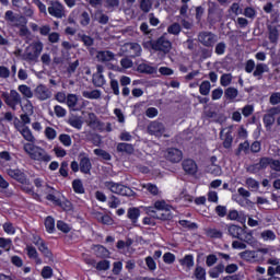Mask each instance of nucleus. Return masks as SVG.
<instances>
[{
  "mask_svg": "<svg viewBox=\"0 0 280 280\" xmlns=\"http://www.w3.org/2000/svg\"><path fill=\"white\" fill-rule=\"evenodd\" d=\"M0 97L11 110H16V106H23V98L16 90H10V92H0Z\"/></svg>",
  "mask_w": 280,
  "mask_h": 280,
  "instance_id": "7ed1b4c3",
  "label": "nucleus"
},
{
  "mask_svg": "<svg viewBox=\"0 0 280 280\" xmlns=\"http://www.w3.org/2000/svg\"><path fill=\"white\" fill-rule=\"evenodd\" d=\"M144 189L149 191L152 196H159V187L154 184H145L142 186Z\"/></svg>",
  "mask_w": 280,
  "mask_h": 280,
  "instance_id": "79ce46f5",
  "label": "nucleus"
},
{
  "mask_svg": "<svg viewBox=\"0 0 280 280\" xmlns=\"http://www.w3.org/2000/svg\"><path fill=\"white\" fill-rule=\"evenodd\" d=\"M85 121L92 130H100V128H102V122L97 119V116L94 113H89Z\"/></svg>",
  "mask_w": 280,
  "mask_h": 280,
  "instance_id": "2eb2a0df",
  "label": "nucleus"
},
{
  "mask_svg": "<svg viewBox=\"0 0 280 280\" xmlns=\"http://www.w3.org/2000/svg\"><path fill=\"white\" fill-rule=\"evenodd\" d=\"M233 80V75H231V73H225V74H222L221 77V86H229V84H231Z\"/></svg>",
  "mask_w": 280,
  "mask_h": 280,
  "instance_id": "37998d69",
  "label": "nucleus"
},
{
  "mask_svg": "<svg viewBox=\"0 0 280 280\" xmlns=\"http://www.w3.org/2000/svg\"><path fill=\"white\" fill-rule=\"evenodd\" d=\"M92 82L94 86L101 88L106 84V79H104V74L94 73L92 78Z\"/></svg>",
  "mask_w": 280,
  "mask_h": 280,
  "instance_id": "cd10ccee",
  "label": "nucleus"
},
{
  "mask_svg": "<svg viewBox=\"0 0 280 280\" xmlns=\"http://www.w3.org/2000/svg\"><path fill=\"white\" fill-rule=\"evenodd\" d=\"M244 16H246V19H255V16H257V11H255V9L247 7L245 8L244 12H243Z\"/></svg>",
  "mask_w": 280,
  "mask_h": 280,
  "instance_id": "de8ad7c7",
  "label": "nucleus"
},
{
  "mask_svg": "<svg viewBox=\"0 0 280 280\" xmlns=\"http://www.w3.org/2000/svg\"><path fill=\"white\" fill-rule=\"evenodd\" d=\"M80 172H82L83 174H91V160L86 156H81L80 159Z\"/></svg>",
  "mask_w": 280,
  "mask_h": 280,
  "instance_id": "6ab92c4d",
  "label": "nucleus"
},
{
  "mask_svg": "<svg viewBox=\"0 0 280 280\" xmlns=\"http://www.w3.org/2000/svg\"><path fill=\"white\" fill-rule=\"evenodd\" d=\"M82 96L85 97V100H100V97H102V91L100 90L83 91Z\"/></svg>",
  "mask_w": 280,
  "mask_h": 280,
  "instance_id": "393cba45",
  "label": "nucleus"
},
{
  "mask_svg": "<svg viewBox=\"0 0 280 280\" xmlns=\"http://www.w3.org/2000/svg\"><path fill=\"white\" fill-rule=\"evenodd\" d=\"M25 250H26L30 259H34L35 264H37L38 266H40V264H43V259H40V257H38V252L36 250V247H34L32 245H26Z\"/></svg>",
  "mask_w": 280,
  "mask_h": 280,
  "instance_id": "dca6fc26",
  "label": "nucleus"
},
{
  "mask_svg": "<svg viewBox=\"0 0 280 280\" xmlns=\"http://www.w3.org/2000/svg\"><path fill=\"white\" fill-rule=\"evenodd\" d=\"M269 102L270 104H272V106H276V104H280V93L276 92L271 94Z\"/></svg>",
  "mask_w": 280,
  "mask_h": 280,
  "instance_id": "338daca9",
  "label": "nucleus"
},
{
  "mask_svg": "<svg viewBox=\"0 0 280 280\" xmlns=\"http://www.w3.org/2000/svg\"><path fill=\"white\" fill-rule=\"evenodd\" d=\"M110 89L114 95H119V81L112 79L110 80Z\"/></svg>",
  "mask_w": 280,
  "mask_h": 280,
  "instance_id": "bf43d9fd",
  "label": "nucleus"
},
{
  "mask_svg": "<svg viewBox=\"0 0 280 280\" xmlns=\"http://www.w3.org/2000/svg\"><path fill=\"white\" fill-rule=\"evenodd\" d=\"M138 71L139 73L152 74V73H156V68L149 66L148 63H140L138 66Z\"/></svg>",
  "mask_w": 280,
  "mask_h": 280,
  "instance_id": "bb28decb",
  "label": "nucleus"
},
{
  "mask_svg": "<svg viewBox=\"0 0 280 280\" xmlns=\"http://www.w3.org/2000/svg\"><path fill=\"white\" fill-rule=\"evenodd\" d=\"M207 271L202 267H197L195 269V277L198 280H205L206 279Z\"/></svg>",
  "mask_w": 280,
  "mask_h": 280,
  "instance_id": "c03bdc74",
  "label": "nucleus"
},
{
  "mask_svg": "<svg viewBox=\"0 0 280 280\" xmlns=\"http://www.w3.org/2000/svg\"><path fill=\"white\" fill-rule=\"evenodd\" d=\"M45 135H46L47 139H49L50 141H54V139H56V137H57L56 129H54L51 127H47L45 129Z\"/></svg>",
  "mask_w": 280,
  "mask_h": 280,
  "instance_id": "3c124183",
  "label": "nucleus"
},
{
  "mask_svg": "<svg viewBox=\"0 0 280 280\" xmlns=\"http://www.w3.org/2000/svg\"><path fill=\"white\" fill-rule=\"evenodd\" d=\"M147 132L153 137H163L165 135V125L156 120L151 121L147 127Z\"/></svg>",
  "mask_w": 280,
  "mask_h": 280,
  "instance_id": "6e6552de",
  "label": "nucleus"
},
{
  "mask_svg": "<svg viewBox=\"0 0 280 280\" xmlns=\"http://www.w3.org/2000/svg\"><path fill=\"white\" fill-rule=\"evenodd\" d=\"M126 47L129 48L130 58H139V56H141V45L137 43H129L126 44Z\"/></svg>",
  "mask_w": 280,
  "mask_h": 280,
  "instance_id": "f3484780",
  "label": "nucleus"
},
{
  "mask_svg": "<svg viewBox=\"0 0 280 280\" xmlns=\"http://www.w3.org/2000/svg\"><path fill=\"white\" fill-rule=\"evenodd\" d=\"M104 187L112 191V194H117L118 196H135V191L128 186H124L115 182H104Z\"/></svg>",
  "mask_w": 280,
  "mask_h": 280,
  "instance_id": "39448f33",
  "label": "nucleus"
},
{
  "mask_svg": "<svg viewBox=\"0 0 280 280\" xmlns=\"http://www.w3.org/2000/svg\"><path fill=\"white\" fill-rule=\"evenodd\" d=\"M241 242H245V244H248L249 246H257V241L255 237H253V233H247L244 231V233L238 238Z\"/></svg>",
  "mask_w": 280,
  "mask_h": 280,
  "instance_id": "412c9836",
  "label": "nucleus"
},
{
  "mask_svg": "<svg viewBox=\"0 0 280 280\" xmlns=\"http://www.w3.org/2000/svg\"><path fill=\"white\" fill-rule=\"evenodd\" d=\"M163 261L165 264H174V261H176V256H174L172 253H165L163 256Z\"/></svg>",
  "mask_w": 280,
  "mask_h": 280,
  "instance_id": "052dcab7",
  "label": "nucleus"
},
{
  "mask_svg": "<svg viewBox=\"0 0 280 280\" xmlns=\"http://www.w3.org/2000/svg\"><path fill=\"white\" fill-rule=\"evenodd\" d=\"M139 215H141V211L138 208H129L127 212V218L131 220L133 224H137V220H139Z\"/></svg>",
  "mask_w": 280,
  "mask_h": 280,
  "instance_id": "a878e982",
  "label": "nucleus"
},
{
  "mask_svg": "<svg viewBox=\"0 0 280 280\" xmlns=\"http://www.w3.org/2000/svg\"><path fill=\"white\" fill-rule=\"evenodd\" d=\"M199 93L201 95H209V93H211V82L209 81H203L200 85H199Z\"/></svg>",
  "mask_w": 280,
  "mask_h": 280,
  "instance_id": "2f4dec72",
  "label": "nucleus"
},
{
  "mask_svg": "<svg viewBox=\"0 0 280 280\" xmlns=\"http://www.w3.org/2000/svg\"><path fill=\"white\" fill-rule=\"evenodd\" d=\"M116 150L122 154H132V152H135V147L130 143L120 142L117 144Z\"/></svg>",
  "mask_w": 280,
  "mask_h": 280,
  "instance_id": "aec40b11",
  "label": "nucleus"
},
{
  "mask_svg": "<svg viewBox=\"0 0 280 280\" xmlns=\"http://www.w3.org/2000/svg\"><path fill=\"white\" fill-rule=\"evenodd\" d=\"M23 150L28 154L32 161H38L39 163H49V161H51V155H49L45 149L36 144L24 143Z\"/></svg>",
  "mask_w": 280,
  "mask_h": 280,
  "instance_id": "f257e3e1",
  "label": "nucleus"
},
{
  "mask_svg": "<svg viewBox=\"0 0 280 280\" xmlns=\"http://www.w3.org/2000/svg\"><path fill=\"white\" fill-rule=\"evenodd\" d=\"M68 170H69V163L63 161V162L61 163L60 168H59V174H60L61 176H63V178H67V176H69Z\"/></svg>",
  "mask_w": 280,
  "mask_h": 280,
  "instance_id": "8fccbe9b",
  "label": "nucleus"
},
{
  "mask_svg": "<svg viewBox=\"0 0 280 280\" xmlns=\"http://www.w3.org/2000/svg\"><path fill=\"white\" fill-rule=\"evenodd\" d=\"M172 43L165 35H162L156 40L151 42V48L153 51H160L163 56H167L172 51Z\"/></svg>",
  "mask_w": 280,
  "mask_h": 280,
  "instance_id": "20e7f679",
  "label": "nucleus"
},
{
  "mask_svg": "<svg viewBox=\"0 0 280 280\" xmlns=\"http://www.w3.org/2000/svg\"><path fill=\"white\" fill-rule=\"evenodd\" d=\"M140 3V10L148 14L150 10H152V0H139Z\"/></svg>",
  "mask_w": 280,
  "mask_h": 280,
  "instance_id": "c756f323",
  "label": "nucleus"
},
{
  "mask_svg": "<svg viewBox=\"0 0 280 280\" xmlns=\"http://www.w3.org/2000/svg\"><path fill=\"white\" fill-rule=\"evenodd\" d=\"M260 236L265 241H268V240L273 241L277 238V235H275V232H272L271 230H266V231L261 232Z\"/></svg>",
  "mask_w": 280,
  "mask_h": 280,
  "instance_id": "49530a36",
  "label": "nucleus"
},
{
  "mask_svg": "<svg viewBox=\"0 0 280 280\" xmlns=\"http://www.w3.org/2000/svg\"><path fill=\"white\" fill-rule=\"evenodd\" d=\"M233 143V136L231 135V131H226L223 138V147L229 149L231 148Z\"/></svg>",
  "mask_w": 280,
  "mask_h": 280,
  "instance_id": "ea45409f",
  "label": "nucleus"
},
{
  "mask_svg": "<svg viewBox=\"0 0 280 280\" xmlns=\"http://www.w3.org/2000/svg\"><path fill=\"white\" fill-rule=\"evenodd\" d=\"M16 130L21 132L22 137L25 139V141H30L31 143H34L36 141V138H34V135H32V130H30V127L27 126H19L15 124Z\"/></svg>",
  "mask_w": 280,
  "mask_h": 280,
  "instance_id": "ddd939ff",
  "label": "nucleus"
},
{
  "mask_svg": "<svg viewBox=\"0 0 280 280\" xmlns=\"http://www.w3.org/2000/svg\"><path fill=\"white\" fill-rule=\"evenodd\" d=\"M133 62L130 60V58H122L120 60V66L122 69H132Z\"/></svg>",
  "mask_w": 280,
  "mask_h": 280,
  "instance_id": "e2e57ef3",
  "label": "nucleus"
},
{
  "mask_svg": "<svg viewBox=\"0 0 280 280\" xmlns=\"http://www.w3.org/2000/svg\"><path fill=\"white\" fill-rule=\"evenodd\" d=\"M264 73H268V65L258 63L253 73L254 78H258V80H261Z\"/></svg>",
  "mask_w": 280,
  "mask_h": 280,
  "instance_id": "5701e85b",
  "label": "nucleus"
},
{
  "mask_svg": "<svg viewBox=\"0 0 280 280\" xmlns=\"http://www.w3.org/2000/svg\"><path fill=\"white\" fill-rule=\"evenodd\" d=\"M72 187L75 194H84V186L82 185V180L74 179L72 182Z\"/></svg>",
  "mask_w": 280,
  "mask_h": 280,
  "instance_id": "e433bc0d",
  "label": "nucleus"
},
{
  "mask_svg": "<svg viewBox=\"0 0 280 280\" xmlns=\"http://www.w3.org/2000/svg\"><path fill=\"white\" fill-rule=\"evenodd\" d=\"M182 266H186L187 268H192L194 267V256L191 255H186L182 260H180Z\"/></svg>",
  "mask_w": 280,
  "mask_h": 280,
  "instance_id": "a19ab883",
  "label": "nucleus"
},
{
  "mask_svg": "<svg viewBox=\"0 0 280 280\" xmlns=\"http://www.w3.org/2000/svg\"><path fill=\"white\" fill-rule=\"evenodd\" d=\"M40 54H43V42H33L25 48L22 59L26 62H38Z\"/></svg>",
  "mask_w": 280,
  "mask_h": 280,
  "instance_id": "f03ea898",
  "label": "nucleus"
},
{
  "mask_svg": "<svg viewBox=\"0 0 280 280\" xmlns=\"http://www.w3.org/2000/svg\"><path fill=\"white\" fill-rule=\"evenodd\" d=\"M69 124L72 128H77L78 130L82 128V120H80V118H72L69 120Z\"/></svg>",
  "mask_w": 280,
  "mask_h": 280,
  "instance_id": "69168bd1",
  "label": "nucleus"
},
{
  "mask_svg": "<svg viewBox=\"0 0 280 280\" xmlns=\"http://www.w3.org/2000/svg\"><path fill=\"white\" fill-rule=\"evenodd\" d=\"M37 248L38 250L42 252L44 257H47L49 261H54V254L51 253V250H49V247H47V244H45V242L42 245H39Z\"/></svg>",
  "mask_w": 280,
  "mask_h": 280,
  "instance_id": "c85d7f7f",
  "label": "nucleus"
},
{
  "mask_svg": "<svg viewBox=\"0 0 280 280\" xmlns=\"http://www.w3.org/2000/svg\"><path fill=\"white\" fill-rule=\"evenodd\" d=\"M66 102H67V106L69 108H75V106H78V95L68 94L67 98H66Z\"/></svg>",
  "mask_w": 280,
  "mask_h": 280,
  "instance_id": "72a5a7b5",
  "label": "nucleus"
},
{
  "mask_svg": "<svg viewBox=\"0 0 280 280\" xmlns=\"http://www.w3.org/2000/svg\"><path fill=\"white\" fill-rule=\"evenodd\" d=\"M57 229L62 233H69V231H71V228H69V224L65 223L63 221L57 222Z\"/></svg>",
  "mask_w": 280,
  "mask_h": 280,
  "instance_id": "864d4df0",
  "label": "nucleus"
},
{
  "mask_svg": "<svg viewBox=\"0 0 280 280\" xmlns=\"http://www.w3.org/2000/svg\"><path fill=\"white\" fill-rule=\"evenodd\" d=\"M164 156L171 163H180L183 161V151L176 148H170L166 150Z\"/></svg>",
  "mask_w": 280,
  "mask_h": 280,
  "instance_id": "9d476101",
  "label": "nucleus"
},
{
  "mask_svg": "<svg viewBox=\"0 0 280 280\" xmlns=\"http://www.w3.org/2000/svg\"><path fill=\"white\" fill-rule=\"evenodd\" d=\"M98 62H110L112 60H115V52L110 50H101L96 55Z\"/></svg>",
  "mask_w": 280,
  "mask_h": 280,
  "instance_id": "4468645a",
  "label": "nucleus"
},
{
  "mask_svg": "<svg viewBox=\"0 0 280 280\" xmlns=\"http://www.w3.org/2000/svg\"><path fill=\"white\" fill-rule=\"evenodd\" d=\"M262 121L266 126V129L270 130L275 124V116H272L271 114H266L262 118Z\"/></svg>",
  "mask_w": 280,
  "mask_h": 280,
  "instance_id": "f704fd0d",
  "label": "nucleus"
},
{
  "mask_svg": "<svg viewBox=\"0 0 280 280\" xmlns=\"http://www.w3.org/2000/svg\"><path fill=\"white\" fill-rule=\"evenodd\" d=\"M183 170L189 176H196L198 174V164L191 159L184 160L182 163Z\"/></svg>",
  "mask_w": 280,
  "mask_h": 280,
  "instance_id": "f8f14e48",
  "label": "nucleus"
},
{
  "mask_svg": "<svg viewBox=\"0 0 280 280\" xmlns=\"http://www.w3.org/2000/svg\"><path fill=\"white\" fill-rule=\"evenodd\" d=\"M198 40L203 47H213L218 43V36L211 32H200L198 34Z\"/></svg>",
  "mask_w": 280,
  "mask_h": 280,
  "instance_id": "423d86ee",
  "label": "nucleus"
},
{
  "mask_svg": "<svg viewBox=\"0 0 280 280\" xmlns=\"http://www.w3.org/2000/svg\"><path fill=\"white\" fill-rule=\"evenodd\" d=\"M267 30L269 32L270 43L277 45V43L279 42V28H277V26L269 25Z\"/></svg>",
  "mask_w": 280,
  "mask_h": 280,
  "instance_id": "4be33fe9",
  "label": "nucleus"
},
{
  "mask_svg": "<svg viewBox=\"0 0 280 280\" xmlns=\"http://www.w3.org/2000/svg\"><path fill=\"white\" fill-rule=\"evenodd\" d=\"M18 91L23 95V97H26L27 100H32V97H34V92L32 91V88L25 84L19 85Z\"/></svg>",
  "mask_w": 280,
  "mask_h": 280,
  "instance_id": "b1692460",
  "label": "nucleus"
},
{
  "mask_svg": "<svg viewBox=\"0 0 280 280\" xmlns=\"http://www.w3.org/2000/svg\"><path fill=\"white\" fill-rule=\"evenodd\" d=\"M237 95H240V92L235 88H228L224 91V97H226V100H235Z\"/></svg>",
  "mask_w": 280,
  "mask_h": 280,
  "instance_id": "473e14b6",
  "label": "nucleus"
},
{
  "mask_svg": "<svg viewBox=\"0 0 280 280\" xmlns=\"http://www.w3.org/2000/svg\"><path fill=\"white\" fill-rule=\"evenodd\" d=\"M225 51H226V44L224 42L217 44L215 54H218V56H222V54H224Z\"/></svg>",
  "mask_w": 280,
  "mask_h": 280,
  "instance_id": "4d7b16f0",
  "label": "nucleus"
},
{
  "mask_svg": "<svg viewBox=\"0 0 280 280\" xmlns=\"http://www.w3.org/2000/svg\"><path fill=\"white\" fill-rule=\"evenodd\" d=\"M228 231L229 235H231V237H234L235 240H240V237L244 235V229L235 224L229 225Z\"/></svg>",
  "mask_w": 280,
  "mask_h": 280,
  "instance_id": "a211bd4d",
  "label": "nucleus"
},
{
  "mask_svg": "<svg viewBox=\"0 0 280 280\" xmlns=\"http://www.w3.org/2000/svg\"><path fill=\"white\" fill-rule=\"evenodd\" d=\"M80 23L83 27H86V25H90L91 15H89V12L84 11V12L81 13Z\"/></svg>",
  "mask_w": 280,
  "mask_h": 280,
  "instance_id": "4c0bfd02",
  "label": "nucleus"
},
{
  "mask_svg": "<svg viewBox=\"0 0 280 280\" xmlns=\"http://www.w3.org/2000/svg\"><path fill=\"white\" fill-rule=\"evenodd\" d=\"M241 259H245V261H250L253 257H255V252L245 250L240 254Z\"/></svg>",
  "mask_w": 280,
  "mask_h": 280,
  "instance_id": "5fc2aeb1",
  "label": "nucleus"
},
{
  "mask_svg": "<svg viewBox=\"0 0 280 280\" xmlns=\"http://www.w3.org/2000/svg\"><path fill=\"white\" fill-rule=\"evenodd\" d=\"M109 200H110L109 201L110 209H117V207H119V205H121V201L115 195L109 197Z\"/></svg>",
  "mask_w": 280,
  "mask_h": 280,
  "instance_id": "6e6d98bb",
  "label": "nucleus"
},
{
  "mask_svg": "<svg viewBox=\"0 0 280 280\" xmlns=\"http://www.w3.org/2000/svg\"><path fill=\"white\" fill-rule=\"evenodd\" d=\"M10 246H12L11 240L0 237V248H5V250H10Z\"/></svg>",
  "mask_w": 280,
  "mask_h": 280,
  "instance_id": "680f3d73",
  "label": "nucleus"
},
{
  "mask_svg": "<svg viewBox=\"0 0 280 280\" xmlns=\"http://www.w3.org/2000/svg\"><path fill=\"white\" fill-rule=\"evenodd\" d=\"M110 268V261L101 260L96 264V270H108Z\"/></svg>",
  "mask_w": 280,
  "mask_h": 280,
  "instance_id": "603ef678",
  "label": "nucleus"
},
{
  "mask_svg": "<svg viewBox=\"0 0 280 280\" xmlns=\"http://www.w3.org/2000/svg\"><path fill=\"white\" fill-rule=\"evenodd\" d=\"M55 115L57 117H66L67 116V109L63 108L62 106L60 105H56L55 106Z\"/></svg>",
  "mask_w": 280,
  "mask_h": 280,
  "instance_id": "13d9d810",
  "label": "nucleus"
},
{
  "mask_svg": "<svg viewBox=\"0 0 280 280\" xmlns=\"http://www.w3.org/2000/svg\"><path fill=\"white\" fill-rule=\"evenodd\" d=\"M215 213H217V215H219V218H224L226 215V207L217 206L215 207Z\"/></svg>",
  "mask_w": 280,
  "mask_h": 280,
  "instance_id": "774afa93",
  "label": "nucleus"
},
{
  "mask_svg": "<svg viewBox=\"0 0 280 280\" xmlns=\"http://www.w3.org/2000/svg\"><path fill=\"white\" fill-rule=\"evenodd\" d=\"M79 40H82L85 47H93V38L91 36L79 34Z\"/></svg>",
  "mask_w": 280,
  "mask_h": 280,
  "instance_id": "58836bf2",
  "label": "nucleus"
},
{
  "mask_svg": "<svg viewBox=\"0 0 280 280\" xmlns=\"http://www.w3.org/2000/svg\"><path fill=\"white\" fill-rule=\"evenodd\" d=\"M48 13L55 19H62L65 16V7L58 0L50 1Z\"/></svg>",
  "mask_w": 280,
  "mask_h": 280,
  "instance_id": "0eeeda50",
  "label": "nucleus"
},
{
  "mask_svg": "<svg viewBox=\"0 0 280 280\" xmlns=\"http://www.w3.org/2000/svg\"><path fill=\"white\" fill-rule=\"evenodd\" d=\"M45 226L48 233H54L56 231V220L51 217H47L45 220Z\"/></svg>",
  "mask_w": 280,
  "mask_h": 280,
  "instance_id": "7c9ffc66",
  "label": "nucleus"
},
{
  "mask_svg": "<svg viewBox=\"0 0 280 280\" xmlns=\"http://www.w3.org/2000/svg\"><path fill=\"white\" fill-rule=\"evenodd\" d=\"M59 141L62 143V145H66V148H69L71 145V136L67 133H62L59 136Z\"/></svg>",
  "mask_w": 280,
  "mask_h": 280,
  "instance_id": "a18cd8bd",
  "label": "nucleus"
},
{
  "mask_svg": "<svg viewBox=\"0 0 280 280\" xmlns=\"http://www.w3.org/2000/svg\"><path fill=\"white\" fill-rule=\"evenodd\" d=\"M7 174L8 176H10V178H13L18 183H21L22 185H30V179H27V175H25V173H23V171L19 168L18 170L9 168L7 170Z\"/></svg>",
  "mask_w": 280,
  "mask_h": 280,
  "instance_id": "1a4fd4ad",
  "label": "nucleus"
},
{
  "mask_svg": "<svg viewBox=\"0 0 280 280\" xmlns=\"http://www.w3.org/2000/svg\"><path fill=\"white\" fill-rule=\"evenodd\" d=\"M94 154H96V156H102V159L105 161H110V153L106 152L105 150L95 149Z\"/></svg>",
  "mask_w": 280,
  "mask_h": 280,
  "instance_id": "09e8293b",
  "label": "nucleus"
},
{
  "mask_svg": "<svg viewBox=\"0 0 280 280\" xmlns=\"http://www.w3.org/2000/svg\"><path fill=\"white\" fill-rule=\"evenodd\" d=\"M34 95L40 102H45V100L51 98V91H49V88L40 84V85L36 86L35 91H34Z\"/></svg>",
  "mask_w": 280,
  "mask_h": 280,
  "instance_id": "9b49d317",
  "label": "nucleus"
},
{
  "mask_svg": "<svg viewBox=\"0 0 280 280\" xmlns=\"http://www.w3.org/2000/svg\"><path fill=\"white\" fill-rule=\"evenodd\" d=\"M182 26L179 23L175 22L167 27L168 34H173L174 36H178L180 34Z\"/></svg>",
  "mask_w": 280,
  "mask_h": 280,
  "instance_id": "c9c22d12",
  "label": "nucleus"
},
{
  "mask_svg": "<svg viewBox=\"0 0 280 280\" xmlns=\"http://www.w3.org/2000/svg\"><path fill=\"white\" fill-rule=\"evenodd\" d=\"M207 235L209 237L220 238V237H222V232H220V230L210 229V230H208Z\"/></svg>",
  "mask_w": 280,
  "mask_h": 280,
  "instance_id": "0e129e2a",
  "label": "nucleus"
}]
</instances>
